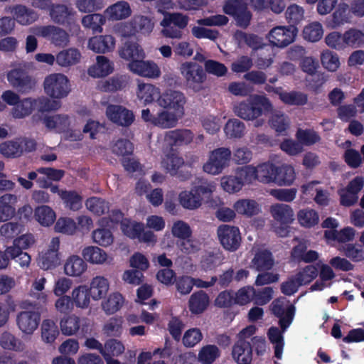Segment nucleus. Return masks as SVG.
I'll return each instance as SVG.
<instances>
[{"label":"nucleus","instance_id":"obj_34","mask_svg":"<svg viewBox=\"0 0 364 364\" xmlns=\"http://www.w3.org/2000/svg\"><path fill=\"white\" fill-rule=\"evenodd\" d=\"M193 139V134L188 129L168 131L164 136V141L171 146L190 144Z\"/></svg>","mask_w":364,"mask_h":364},{"label":"nucleus","instance_id":"obj_33","mask_svg":"<svg viewBox=\"0 0 364 364\" xmlns=\"http://www.w3.org/2000/svg\"><path fill=\"white\" fill-rule=\"evenodd\" d=\"M109 286L107 277L101 275L94 277L90 281L89 288L92 299L95 301L102 299L109 291Z\"/></svg>","mask_w":364,"mask_h":364},{"label":"nucleus","instance_id":"obj_36","mask_svg":"<svg viewBox=\"0 0 364 364\" xmlns=\"http://www.w3.org/2000/svg\"><path fill=\"white\" fill-rule=\"evenodd\" d=\"M114 70V64L107 57L98 55L96 63L88 69V74L93 77H102L111 74Z\"/></svg>","mask_w":364,"mask_h":364},{"label":"nucleus","instance_id":"obj_31","mask_svg":"<svg viewBox=\"0 0 364 364\" xmlns=\"http://www.w3.org/2000/svg\"><path fill=\"white\" fill-rule=\"evenodd\" d=\"M241 168H238L235 175L225 176L220 179L222 188L228 193H235L242 190L245 183H250L241 176Z\"/></svg>","mask_w":364,"mask_h":364},{"label":"nucleus","instance_id":"obj_44","mask_svg":"<svg viewBox=\"0 0 364 364\" xmlns=\"http://www.w3.org/2000/svg\"><path fill=\"white\" fill-rule=\"evenodd\" d=\"M14 19L21 25L31 24L38 18V15L33 10L23 5H16L13 8Z\"/></svg>","mask_w":364,"mask_h":364},{"label":"nucleus","instance_id":"obj_10","mask_svg":"<svg viewBox=\"0 0 364 364\" xmlns=\"http://www.w3.org/2000/svg\"><path fill=\"white\" fill-rule=\"evenodd\" d=\"M276 166L271 163H263L257 166H246L241 168V176L252 183L254 180L264 183L274 182Z\"/></svg>","mask_w":364,"mask_h":364},{"label":"nucleus","instance_id":"obj_48","mask_svg":"<svg viewBox=\"0 0 364 364\" xmlns=\"http://www.w3.org/2000/svg\"><path fill=\"white\" fill-rule=\"evenodd\" d=\"M268 92L273 91L278 95L279 99L284 103L289 105H303L306 102V97L302 93L296 92H286L280 87H268L266 89Z\"/></svg>","mask_w":364,"mask_h":364},{"label":"nucleus","instance_id":"obj_17","mask_svg":"<svg viewBox=\"0 0 364 364\" xmlns=\"http://www.w3.org/2000/svg\"><path fill=\"white\" fill-rule=\"evenodd\" d=\"M75 14L72 8L64 4H52L49 11L50 17L54 23L61 25L68 24L77 31L79 26L75 24L73 18Z\"/></svg>","mask_w":364,"mask_h":364},{"label":"nucleus","instance_id":"obj_8","mask_svg":"<svg viewBox=\"0 0 364 364\" xmlns=\"http://www.w3.org/2000/svg\"><path fill=\"white\" fill-rule=\"evenodd\" d=\"M245 0H225L223 11L232 16L237 26L247 28L251 21L252 14L247 8Z\"/></svg>","mask_w":364,"mask_h":364},{"label":"nucleus","instance_id":"obj_27","mask_svg":"<svg viewBox=\"0 0 364 364\" xmlns=\"http://www.w3.org/2000/svg\"><path fill=\"white\" fill-rule=\"evenodd\" d=\"M124 28H127L123 32L124 36L134 35L135 33L141 31L144 33L151 32L154 23L151 19L144 16H135L129 23L124 24Z\"/></svg>","mask_w":364,"mask_h":364},{"label":"nucleus","instance_id":"obj_38","mask_svg":"<svg viewBox=\"0 0 364 364\" xmlns=\"http://www.w3.org/2000/svg\"><path fill=\"white\" fill-rule=\"evenodd\" d=\"M233 208L240 215L246 217H252L261 212L259 203L252 199L242 198L237 200L233 204Z\"/></svg>","mask_w":364,"mask_h":364},{"label":"nucleus","instance_id":"obj_64","mask_svg":"<svg viewBox=\"0 0 364 364\" xmlns=\"http://www.w3.org/2000/svg\"><path fill=\"white\" fill-rule=\"evenodd\" d=\"M346 47L358 48L364 44V33L361 31L350 28L344 33Z\"/></svg>","mask_w":364,"mask_h":364},{"label":"nucleus","instance_id":"obj_42","mask_svg":"<svg viewBox=\"0 0 364 364\" xmlns=\"http://www.w3.org/2000/svg\"><path fill=\"white\" fill-rule=\"evenodd\" d=\"M121 58L130 62L144 59L146 57L143 48L135 42H127L119 50Z\"/></svg>","mask_w":364,"mask_h":364},{"label":"nucleus","instance_id":"obj_47","mask_svg":"<svg viewBox=\"0 0 364 364\" xmlns=\"http://www.w3.org/2000/svg\"><path fill=\"white\" fill-rule=\"evenodd\" d=\"M296 178L294 168L290 165H282L276 167L274 183L278 186H290Z\"/></svg>","mask_w":364,"mask_h":364},{"label":"nucleus","instance_id":"obj_56","mask_svg":"<svg viewBox=\"0 0 364 364\" xmlns=\"http://www.w3.org/2000/svg\"><path fill=\"white\" fill-rule=\"evenodd\" d=\"M120 229L124 235L132 239H136L139 237L144 231V225L135 220L124 218L121 222Z\"/></svg>","mask_w":364,"mask_h":364},{"label":"nucleus","instance_id":"obj_63","mask_svg":"<svg viewBox=\"0 0 364 364\" xmlns=\"http://www.w3.org/2000/svg\"><path fill=\"white\" fill-rule=\"evenodd\" d=\"M320 61L325 69L330 72H335L340 66L339 58L337 53L326 50L320 55Z\"/></svg>","mask_w":364,"mask_h":364},{"label":"nucleus","instance_id":"obj_58","mask_svg":"<svg viewBox=\"0 0 364 364\" xmlns=\"http://www.w3.org/2000/svg\"><path fill=\"white\" fill-rule=\"evenodd\" d=\"M123 323L122 317H112L103 325L102 332L107 336L119 337L123 332Z\"/></svg>","mask_w":364,"mask_h":364},{"label":"nucleus","instance_id":"obj_2","mask_svg":"<svg viewBox=\"0 0 364 364\" xmlns=\"http://www.w3.org/2000/svg\"><path fill=\"white\" fill-rule=\"evenodd\" d=\"M273 105L268 98L264 95H254L247 101L238 103L234 107L235 114L244 120L253 121L260 116L263 112H272Z\"/></svg>","mask_w":364,"mask_h":364},{"label":"nucleus","instance_id":"obj_51","mask_svg":"<svg viewBox=\"0 0 364 364\" xmlns=\"http://www.w3.org/2000/svg\"><path fill=\"white\" fill-rule=\"evenodd\" d=\"M80 58V52L76 48H70L57 54L56 63L61 67H69L78 63Z\"/></svg>","mask_w":364,"mask_h":364},{"label":"nucleus","instance_id":"obj_11","mask_svg":"<svg viewBox=\"0 0 364 364\" xmlns=\"http://www.w3.org/2000/svg\"><path fill=\"white\" fill-rule=\"evenodd\" d=\"M186 102V97L182 92L168 89L160 93L158 105L163 109L173 111L183 116Z\"/></svg>","mask_w":364,"mask_h":364},{"label":"nucleus","instance_id":"obj_22","mask_svg":"<svg viewBox=\"0 0 364 364\" xmlns=\"http://www.w3.org/2000/svg\"><path fill=\"white\" fill-rule=\"evenodd\" d=\"M40 321L38 313L33 311L20 312L16 318L18 328L24 334L31 335L37 329Z\"/></svg>","mask_w":364,"mask_h":364},{"label":"nucleus","instance_id":"obj_12","mask_svg":"<svg viewBox=\"0 0 364 364\" xmlns=\"http://www.w3.org/2000/svg\"><path fill=\"white\" fill-rule=\"evenodd\" d=\"M29 31L38 36L48 38L56 46L64 47L70 41L68 33L63 28L55 26H36L31 27Z\"/></svg>","mask_w":364,"mask_h":364},{"label":"nucleus","instance_id":"obj_26","mask_svg":"<svg viewBox=\"0 0 364 364\" xmlns=\"http://www.w3.org/2000/svg\"><path fill=\"white\" fill-rule=\"evenodd\" d=\"M42 122L48 131L61 132L70 127V119L65 114H46Z\"/></svg>","mask_w":364,"mask_h":364},{"label":"nucleus","instance_id":"obj_62","mask_svg":"<svg viewBox=\"0 0 364 364\" xmlns=\"http://www.w3.org/2000/svg\"><path fill=\"white\" fill-rule=\"evenodd\" d=\"M6 254L12 259H14L21 268H28L31 262V256L25 252H23L16 247H8L6 249Z\"/></svg>","mask_w":364,"mask_h":364},{"label":"nucleus","instance_id":"obj_1","mask_svg":"<svg viewBox=\"0 0 364 364\" xmlns=\"http://www.w3.org/2000/svg\"><path fill=\"white\" fill-rule=\"evenodd\" d=\"M61 104L57 100L42 96L38 98L26 97L20 100L19 102L11 110L13 118L23 119L38 109L40 112L55 111L60 108Z\"/></svg>","mask_w":364,"mask_h":364},{"label":"nucleus","instance_id":"obj_3","mask_svg":"<svg viewBox=\"0 0 364 364\" xmlns=\"http://www.w3.org/2000/svg\"><path fill=\"white\" fill-rule=\"evenodd\" d=\"M269 213L274 220L273 231L279 237H287L289 233V225L294 220L292 208L284 203H274L269 208Z\"/></svg>","mask_w":364,"mask_h":364},{"label":"nucleus","instance_id":"obj_49","mask_svg":"<svg viewBox=\"0 0 364 364\" xmlns=\"http://www.w3.org/2000/svg\"><path fill=\"white\" fill-rule=\"evenodd\" d=\"M343 255L354 262L364 260V247L358 243L340 245L338 247Z\"/></svg>","mask_w":364,"mask_h":364},{"label":"nucleus","instance_id":"obj_21","mask_svg":"<svg viewBox=\"0 0 364 364\" xmlns=\"http://www.w3.org/2000/svg\"><path fill=\"white\" fill-rule=\"evenodd\" d=\"M82 256L85 262L94 265L109 264L112 262V257L97 246L85 247L82 250Z\"/></svg>","mask_w":364,"mask_h":364},{"label":"nucleus","instance_id":"obj_5","mask_svg":"<svg viewBox=\"0 0 364 364\" xmlns=\"http://www.w3.org/2000/svg\"><path fill=\"white\" fill-rule=\"evenodd\" d=\"M188 21V16L183 14H165L160 22V26L162 27L161 33L168 38L181 39L183 36L182 30L186 28Z\"/></svg>","mask_w":364,"mask_h":364},{"label":"nucleus","instance_id":"obj_19","mask_svg":"<svg viewBox=\"0 0 364 364\" xmlns=\"http://www.w3.org/2000/svg\"><path fill=\"white\" fill-rule=\"evenodd\" d=\"M106 115L110 121L122 127L131 125L134 120L132 111L122 105H108L106 109Z\"/></svg>","mask_w":364,"mask_h":364},{"label":"nucleus","instance_id":"obj_29","mask_svg":"<svg viewBox=\"0 0 364 364\" xmlns=\"http://www.w3.org/2000/svg\"><path fill=\"white\" fill-rule=\"evenodd\" d=\"M132 14V9L128 2L119 1L109 6L104 11L105 18L115 21L124 20Z\"/></svg>","mask_w":364,"mask_h":364},{"label":"nucleus","instance_id":"obj_39","mask_svg":"<svg viewBox=\"0 0 364 364\" xmlns=\"http://www.w3.org/2000/svg\"><path fill=\"white\" fill-rule=\"evenodd\" d=\"M124 304V298L117 291L112 292L101 303V308L107 315L119 311Z\"/></svg>","mask_w":364,"mask_h":364},{"label":"nucleus","instance_id":"obj_6","mask_svg":"<svg viewBox=\"0 0 364 364\" xmlns=\"http://www.w3.org/2000/svg\"><path fill=\"white\" fill-rule=\"evenodd\" d=\"M44 92L53 100L66 97L71 92L70 80L63 73H51L43 80Z\"/></svg>","mask_w":364,"mask_h":364},{"label":"nucleus","instance_id":"obj_16","mask_svg":"<svg viewBox=\"0 0 364 364\" xmlns=\"http://www.w3.org/2000/svg\"><path fill=\"white\" fill-rule=\"evenodd\" d=\"M296 36V29L291 26H277L269 34V42L277 47L284 48L293 43Z\"/></svg>","mask_w":364,"mask_h":364},{"label":"nucleus","instance_id":"obj_30","mask_svg":"<svg viewBox=\"0 0 364 364\" xmlns=\"http://www.w3.org/2000/svg\"><path fill=\"white\" fill-rule=\"evenodd\" d=\"M115 39L111 35L97 36L89 39L87 47L97 53H105L115 48Z\"/></svg>","mask_w":364,"mask_h":364},{"label":"nucleus","instance_id":"obj_52","mask_svg":"<svg viewBox=\"0 0 364 364\" xmlns=\"http://www.w3.org/2000/svg\"><path fill=\"white\" fill-rule=\"evenodd\" d=\"M23 141L21 139L6 141L0 144V153L7 158H17L23 152Z\"/></svg>","mask_w":364,"mask_h":364},{"label":"nucleus","instance_id":"obj_4","mask_svg":"<svg viewBox=\"0 0 364 364\" xmlns=\"http://www.w3.org/2000/svg\"><path fill=\"white\" fill-rule=\"evenodd\" d=\"M215 189V186L213 183H205L189 191H182L178 196L179 203L186 209H197L204 200L210 198Z\"/></svg>","mask_w":364,"mask_h":364},{"label":"nucleus","instance_id":"obj_35","mask_svg":"<svg viewBox=\"0 0 364 364\" xmlns=\"http://www.w3.org/2000/svg\"><path fill=\"white\" fill-rule=\"evenodd\" d=\"M274 264L272 255L267 250H257L251 261V267L257 271L271 269Z\"/></svg>","mask_w":364,"mask_h":364},{"label":"nucleus","instance_id":"obj_40","mask_svg":"<svg viewBox=\"0 0 364 364\" xmlns=\"http://www.w3.org/2000/svg\"><path fill=\"white\" fill-rule=\"evenodd\" d=\"M60 329L65 336H75L81 326V319L79 316L71 314L65 316L60 320Z\"/></svg>","mask_w":364,"mask_h":364},{"label":"nucleus","instance_id":"obj_59","mask_svg":"<svg viewBox=\"0 0 364 364\" xmlns=\"http://www.w3.org/2000/svg\"><path fill=\"white\" fill-rule=\"evenodd\" d=\"M176 246L179 252L186 255H190L197 253L201 249V242L196 238L191 236L182 240H179L176 243Z\"/></svg>","mask_w":364,"mask_h":364},{"label":"nucleus","instance_id":"obj_41","mask_svg":"<svg viewBox=\"0 0 364 364\" xmlns=\"http://www.w3.org/2000/svg\"><path fill=\"white\" fill-rule=\"evenodd\" d=\"M252 350L249 342L237 341L232 349V357L238 364H250Z\"/></svg>","mask_w":364,"mask_h":364},{"label":"nucleus","instance_id":"obj_7","mask_svg":"<svg viewBox=\"0 0 364 364\" xmlns=\"http://www.w3.org/2000/svg\"><path fill=\"white\" fill-rule=\"evenodd\" d=\"M178 70L189 89L194 92L203 89L206 75L201 65L196 62L185 61L180 64Z\"/></svg>","mask_w":364,"mask_h":364},{"label":"nucleus","instance_id":"obj_43","mask_svg":"<svg viewBox=\"0 0 364 364\" xmlns=\"http://www.w3.org/2000/svg\"><path fill=\"white\" fill-rule=\"evenodd\" d=\"M209 303L208 295L203 291H198L190 296L188 301L189 310L194 314H201L208 308Z\"/></svg>","mask_w":364,"mask_h":364},{"label":"nucleus","instance_id":"obj_57","mask_svg":"<svg viewBox=\"0 0 364 364\" xmlns=\"http://www.w3.org/2000/svg\"><path fill=\"white\" fill-rule=\"evenodd\" d=\"M22 225L16 222H8L0 227V240L8 242L21 233Z\"/></svg>","mask_w":364,"mask_h":364},{"label":"nucleus","instance_id":"obj_32","mask_svg":"<svg viewBox=\"0 0 364 364\" xmlns=\"http://www.w3.org/2000/svg\"><path fill=\"white\" fill-rule=\"evenodd\" d=\"M355 230L351 227H345L341 230H326L324 231V238L328 242L336 241L341 245L350 243L355 235Z\"/></svg>","mask_w":364,"mask_h":364},{"label":"nucleus","instance_id":"obj_23","mask_svg":"<svg viewBox=\"0 0 364 364\" xmlns=\"http://www.w3.org/2000/svg\"><path fill=\"white\" fill-rule=\"evenodd\" d=\"M87 269V264L84 258L77 255H69L64 262L63 272L70 277H81Z\"/></svg>","mask_w":364,"mask_h":364},{"label":"nucleus","instance_id":"obj_20","mask_svg":"<svg viewBox=\"0 0 364 364\" xmlns=\"http://www.w3.org/2000/svg\"><path fill=\"white\" fill-rule=\"evenodd\" d=\"M7 80L12 87L22 92L28 91L35 85L33 78L20 68L11 70L7 73Z\"/></svg>","mask_w":364,"mask_h":364},{"label":"nucleus","instance_id":"obj_9","mask_svg":"<svg viewBox=\"0 0 364 364\" xmlns=\"http://www.w3.org/2000/svg\"><path fill=\"white\" fill-rule=\"evenodd\" d=\"M232 152L225 147L215 149L210 152L208 159L203 165V171L211 175H218L229 166Z\"/></svg>","mask_w":364,"mask_h":364},{"label":"nucleus","instance_id":"obj_28","mask_svg":"<svg viewBox=\"0 0 364 364\" xmlns=\"http://www.w3.org/2000/svg\"><path fill=\"white\" fill-rule=\"evenodd\" d=\"M106 218H101L98 221L99 228L94 230L92 232V240L94 243L100 247H107L111 246L114 240L112 232L103 226L107 223Z\"/></svg>","mask_w":364,"mask_h":364},{"label":"nucleus","instance_id":"obj_14","mask_svg":"<svg viewBox=\"0 0 364 364\" xmlns=\"http://www.w3.org/2000/svg\"><path fill=\"white\" fill-rule=\"evenodd\" d=\"M218 239L222 246L228 251H235L240 245V230L229 225H220L217 230Z\"/></svg>","mask_w":364,"mask_h":364},{"label":"nucleus","instance_id":"obj_54","mask_svg":"<svg viewBox=\"0 0 364 364\" xmlns=\"http://www.w3.org/2000/svg\"><path fill=\"white\" fill-rule=\"evenodd\" d=\"M125 346L121 341L109 338L104 343L102 355L104 358L118 357L123 354Z\"/></svg>","mask_w":364,"mask_h":364},{"label":"nucleus","instance_id":"obj_55","mask_svg":"<svg viewBox=\"0 0 364 364\" xmlns=\"http://www.w3.org/2000/svg\"><path fill=\"white\" fill-rule=\"evenodd\" d=\"M46 279L45 277L36 278L31 284L29 295L39 304H46L48 301V294L43 291Z\"/></svg>","mask_w":364,"mask_h":364},{"label":"nucleus","instance_id":"obj_15","mask_svg":"<svg viewBox=\"0 0 364 364\" xmlns=\"http://www.w3.org/2000/svg\"><path fill=\"white\" fill-rule=\"evenodd\" d=\"M128 68L132 73L146 78L158 79L161 75L160 67L151 60L140 59L130 62Z\"/></svg>","mask_w":364,"mask_h":364},{"label":"nucleus","instance_id":"obj_50","mask_svg":"<svg viewBox=\"0 0 364 364\" xmlns=\"http://www.w3.org/2000/svg\"><path fill=\"white\" fill-rule=\"evenodd\" d=\"M71 299L75 306L80 309H86L90 303V291L85 284L75 287L71 293Z\"/></svg>","mask_w":364,"mask_h":364},{"label":"nucleus","instance_id":"obj_13","mask_svg":"<svg viewBox=\"0 0 364 364\" xmlns=\"http://www.w3.org/2000/svg\"><path fill=\"white\" fill-rule=\"evenodd\" d=\"M60 240L53 237L47 250L42 251L37 259L38 265L43 270L55 269L60 264V255L59 252Z\"/></svg>","mask_w":364,"mask_h":364},{"label":"nucleus","instance_id":"obj_45","mask_svg":"<svg viewBox=\"0 0 364 364\" xmlns=\"http://www.w3.org/2000/svg\"><path fill=\"white\" fill-rule=\"evenodd\" d=\"M60 334L55 321L50 318L44 319L41 325L42 341L46 344H53Z\"/></svg>","mask_w":364,"mask_h":364},{"label":"nucleus","instance_id":"obj_18","mask_svg":"<svg viewBox=\"0 0 364 364\" xmlns=\"http://www.w3.org/2000/svg\"><path fill=\"white\" fill-rule=\"evenodd\" d=\"M161 90L159 87L151 83L144 82L138 80L135 88V95L136 100L144 105H147L156 100L159 102Z\"/></svg>","mask_w":364,"mask_h":364},{"label":"nucleus","instance_id":"obj_37","mask_svg":"<svg viewBox=\"0 0 364 364\" xmlns=\"http://www.w3.org/2000/svg\"><path fill=\"white\" fill-rule=\"evenodd\" d=\"M183 116L173 111L164 109L156 114L154 125L162 129L173 128Z\"/></svg>","mask_w":364,"mask_h":364},{"label":"nucleus","instance_id":"obj_53","mask_svg":"<svg viewBox=\"0 0 364 364\" xmlns=\"http://www.w3.org/2000/svg\"><path fill=\"white\" fill-rule=\"evenodd\" d=\"M269 126L278 133L285 132L290 125L289 118L281 111H272L269 118Z\"/></svg>","mask_w":364,"mask_h":364},{"label":"nucleus","instance_id":"obj_25","mask_svg":"<svg viewBox=\"0 0 364 364\" xmlns=\"http://www.w3.org/2000/svg\"><path fill=\"white\" fill-rule=\"evenodd\" d=\"M18 201V197L11 193L0 197V222L9 221L16 215Z\"/></svg>","mask_w":364,"mask_h":364},{"label":"nucleus","instance_id":"obj_60","mask_svg":"<svg viewBox=\"0 0 364 364\" xmlns=\"http://www.w3.org/2000/svg\"><path fill=\"white\" fill-rule=\"evenodd\" d=\"M220 355L219 348L215 345H206L198 352V359L202 364L213 363Z\"/></svg>","mask_w":364,"mask_h":364},{"label":"nucleus","instance_id":"obj_46","mask_svg":"<svg viewBox=\"0 0 364 364\" xmlns=\"http://www.w3.org/2000/svg\"><path fill=\"white\" fill-rule=\"evenodd\" d=\"M35 220L43 227H49L53 224L56 219L55 212L48 205L37 206L33 212Z\"/></svg>","mask_w":364,"mask_h":364},{"label":"nucleus","instance_id":"obj_61","mask_svg":"<svg viewBox=\"0 0 364 364\" xmlns=\"http://www.w3.org/2000/svg\"><path fill=\"white\" fill-rule=\"evenodd\" d=\"M0 346L7 350L23 351L24 343L9 332H4L0 337Z\"/></svg>","mask_w":364,"mask_h":364},{"label":"nucleus","instance_id":"obj_24","mask_svg":"<svg viewBox=\"0 0 364 364\" xmlns=\"http://www.w3.org/2000/svg\"><path fill=\"white\" fill-rule=\"evenodd\" d=\"M272 311L274 314L279 317L281 327L283 331H285L292 321L295 307L293 305H289L284 309V299H278L272 302Z\"/></svg>","mask_w":364,"mask_h":364}]
</instances>
